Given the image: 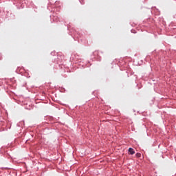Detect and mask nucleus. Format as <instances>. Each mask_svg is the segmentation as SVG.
I'll return each mask as SVG.
<instances>
[{
  "label": "nucleus",
  "mask_w": 176,
  "mask_h": 176,
  "mask_svg": "<svg viewBox=\"0 0 176 176\" xmlns=\"http://www.w3.org/2000/svg\"><path fill=\"white\" fill-rule=\"evenodd\" d=\"M129 152L130 155H134V153H135V151H134V149L133 148H129Z\"/></svg>",
  "instance_id": "nucleus-1"
},
{
  "label": "nucleus",
  "mask_w": 176,
  "mask_h": 176,
  "mask_svg": "<svg viewBox=\"0 0 176 176\" xmlns=\"http://www.w3.org/2000/svg\"><path fill=\"white\" fill-rule=\"evenodd\" d=\"M141 156V153H136V157H140Z\"/></svg>",
  "instance_id": "nucleus-2"
}]
</instances>
